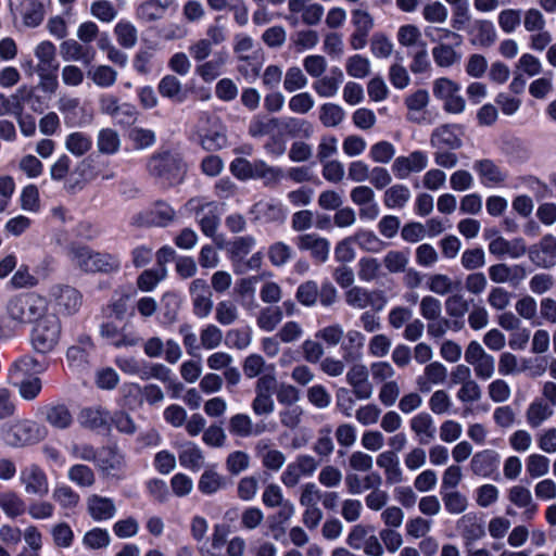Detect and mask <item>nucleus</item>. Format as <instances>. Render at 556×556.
<instances>
[{"label":"nucleus","mask_w":556,"mask_h":556,"mask_svg":"<svg viewBox=\"0 0 556 556\" xmlns=\"http://www.w3.org/2000/svg\"><path fill=\"white\" fill-rule=\"evenodd\" d=\"M48 309V300L34 292L13 296L5 305V314L15 327L34 323Z\"/></svg>","instance_id":"nucleus-1"},{"label":"nucleus","mask_w":556,"mask_h":556,"mask_svg":"<svg viewBox=\"0 0 556 556\" xmlns=\"http://www.w3.org/2000/svg\"><path fill=\"white\" fill-rule=\"evenodd\" d=\"M150 176L167 186L180 184L186 174L181 156L170 151L154 153L147 164Z\"/></svg>","instance_id":"nucleus-2"},{"label":"nucleus","mask_w":556,"mask_h":556,"mask_svg":"<svg viewBox=\"0 0 556 556\" xmlns=\"http://www.w3.org/2000/svg\"><path fill=\"white\" fill-rule=\"evenodd\" d=\"M31 331V345L37 353L47 354L52 352L61 340L62 325L59 316L54 313H47L36 319Z\"/></svg>","instance_id":"nucleus-3"},{"label":"nucleus","mask_w":556,"mask_h":556,"mask_svg":"<svg viewBox=\"0 0 556 556\" xmlns=\"http://www.w3.org/2000/svg\"><path fill=\"white\" fill-rule=\"evenodd\" d=\"M70 257L73 264L86 273H110L119 267L118 260L108 253L94 252L79 244L70 247Z\"/></svg>","instance_id":"nucleus-4"},{"label":"nucleus","mask_w":556,"mask_h":556,"mask_svg":"<svg viewBox=\"0 0 556 556\" xmlns=\"http://www.w3.org/2000/svg\"><path fill=\"white\" fill-rule=\"evenodd\" d=\"M43 438L39 425L33 420H16L3 429V439L11 446H23Z\"/></svg>","instance_id":"nucleus-5"},{"label":"nucleus","mask_w":556,"mask_h":556,"mask_svg":"<svg viewBox=\"0 0 556 556\" xmlns=\"http://www.w3.org/2000/svg\"><path fill=\"white\" fill-rule=\"evenodd\" d=\"M465 361L473 367L477 378L488 380L493 377L495 371V359L488 354L481 344L471 341L465 351Z\"/></svg>","instance_id":"nucleus-6"},{"label":"nucleus","mask_w":556,"mask_h":556,"mask_svg":"<svg viewBox=\"0 0 556 556\" xmlns=\"http://www.w3.org/2000/svg\"><path fill=\"white\" fill-rule=\"evenodd\" d=\"M175 211L164 202H156L152 208H147L135 214L131 224L136 227H164L175 218Z\"/></svg>","instance_id":"nucleus-7"},{"label":"nucleus","mask_w":556,"mask_h":556,"mask_svg":"<svg viewBox=\"0 0 556 556\" xmlns=\"http://www.w3.org/2000/svg\"><path fill=\"white\" fill-rule=\"evenodd\" d=\"M192 312L195 317L204 319L213 309V292L205 279L197 278L189 286Z\"/></svg>","instance_id":"nucleus-8"},{"label":"nucleus","mask_w":556,"mask_h":556,"mask_svg":"<svg viewBox=\"0 0 556 556\" xmlns=\"http://www.w3.org/2000/svg\"><path fill=\"white\" fill-rule=\"evenodd\" d=\"M351 22L354 31L350 37V46L353 50H362L367 45V38L375 26L374 16L365 9H354L351 12Z\"/></svg>","instance_id":"nucleus-9"},{"label":"nucleus","mask_w":556,"mask_h":556,"mask_svg":"<svg viewBox=\"0 0 556 556\" xmlns=\"http://www.w3.org/2000/svg\"><path fill=\"white\" fill-rule=\"evenodd\" d=\"M344 296L346 304L357 309H364L371 306L375 311L379 312L387 303V298L382 291H368L357 286L350 288L345 292Z\"/></svg>","instance_id":"nucleus-10"},{"label":"nucleus","mask_w":556,"mask_h":556,"mask_svg":"<svg viewBox=\"0 0 556 556\" xmlns=\"http://www.w3.org/2000/svg\"><path fill=\"white\" fill-rule=\"evenodd\" d=\"M319 463L312 455H299L294 462L290 463L281 475V482L287 488L295 486L302 477L312 476L318 468Z\"/></svg>","instance_id":"nucleus-11"},{"label":"nucleus","mask_w":556,"mask_h":556,"mask_svg":"<svg viewBox=\"0 0 556 556\" xmlns=\"http://www.w3.org/2000/svg\"><path fill=\"white\" fill-rule=\"evenodd\" d=\"M346 382L352 388L355 399L359 401L369 400L374 393V387L369 381V372L366 365L353 364L346 372Z\"/></svg>","instance_id":"nucleus-12"},{"label":"nucleus","mask_w":556,"mask_h":556,"mask_svg":"<svg viewBox=\"0 0 556 556\" xmlns=\"http://www.w3.org/2000/svg\"><path fill=\"white\" fill-rule=\"evenodd\" d=\"M20 481L26 494L42 497L49 492L48 477L38 465L31 464L23 468Z\"/></svg>","instance_id":"nucleus-13"},{"label":"nucleus","mask_w":556,"mask_h":556,"mask_svg":"<svg viewBox=\"0 0 556 556\" xmlns=\"http://www.w3.org/2000/svg\"><path fill=\"white\" fill-rule=\"evenodd\" d=\"M530 261L541 268H552L556 264V238L544 236L539 244L532 245L529 251Z\"/></svg>","instance_id":"nucleus-14"},{"label":"nucleus","mask_w":556,"mask_h":556,"mask_svg":"<svg viewBox=\"0 0 556 556\" xmlns=\"http://www.w3.org/2000/svg\"><path fill=\"white\" fill-rule=\"evenodd\" d=\"M99 106L102 114L117 118L121 124H130L137 116V111L132 105L119 103L118 99L112 94L102 96Z\"/></svg>","instance_id":"nucleus-15"},{"label":"nucleus","mask_w":556,"mask_h":556,"mask_svg":"<svg viewBox=\"0 0 556 556\" xmlns=\"http://www.w3.org/2000/svg\"><path fill=\"white\" fill-rule=\"evenodd\" d=\"M296 245L301 251H308L312 258L318 263H325L329 257L330 242L317 233L298 236Z\"/></svg>","instance_id":"nucleus-16"},{"label":"nucleus","mask_w":556,"mask_h":556,"mask_svg":"<svg viewBox=\"0 0 556 556\" xmlns=\"http://www.w3.org/2000/svg\"><path fill=\"white\" fill-rule=\"evenodd\" d=\"M428 165V157L421 151H414L407 156H399L392 164L396 178L406 179L410 173H419Z\"/></svg>","instance_id":"nucleus-17"},{"label":"nucleus","mask_w":556,"mask_h":556,"mask_svg":"<svg viewBox=\"0 0 556 556\" xmlns=\"http://www.w3.org/2000/svg\"><path fill=\"white\" fill-rule=\"evenodd\" d=\"M13 7L20 12L27 27H37L45 18V5L40 0H12L11 8Z\"/></svg>","instance_id":"nucleus-18"},{"label":"nucleus","mask_w":556,"mask_h":556,"mask_svg":"<svg viewBox=\"0 0 556 556\" xmlns=\"http://www.w3.org/2000/svg\"><path fill=\"white\" fill-rule=\"evenodd\" d=\"M49 294L66 314L76 313L81 305V295L73 287L56 285L51 288Z\"/></svg>","instance_id":"nucleus-19"},{"label":"nucleus","mask_w":556,"mask_h":556,"mask_svg":"<svg viewBox=\"0 0 556 556\" xmlns=\"http://www.w3.org/2000/svg\"><path fill=\"white\" fill-rule=\"evenodd\" d=\"M377 466L383 470L386 483L394 485L403 482L404 476L400 459L393 451H384L376 458Z\"/></svg>","instance_id":"nucleus-20"},{"label":"nucleus","mask_w":556,"mask_h":556,"mask_svg":"<svg viewBox=\"0 0 556 556\" xmlns=\"http://www.w3.org/2000/svg\"><path fill=\"white\" fill-rule=\"evenodd\" d=\"M45 371V367L33 355L26 354L18 356L9 367V378L11 381L29 378L31 375H39Z\"/></svg>","instance_id":"nucleus-21"},{"label":"nucleus","mask_w":556,"mask_h":556,"mask_svg":"<svg viewBox=\"0 0 556 556\" xmlns=\"http://www.w3.org/2000/svg\"><path fill=\"white\" fill-rule=\"evenodd\" d=\"M256 456L261 459L264 468L271 471H279L286 464V455L270 446L268 440H260L255 444Z\"/></svg>","instance_id":"nucleus-22"},{"label":"nucleus","mask_w":556,"mask_h":556,"mask_svg":"<svg viewBox=\"0 0 556 556\" xmlns=\"http://www.w3.org/2000/svg\"><path fill=\"white\" fill-rule=\"evenodd\" d=\"M489 251L497 257L509 255L511 258H519L527 253V247L521 238L508 241L503 237H496L489 243Z\"/></svg>","instance_id":"nucleus-23"},{"label":"nucleus","mask_w":556,"mask_h":556,"mask_svg":"<svg viewBox=\"0 0 556 556\" xmlns=\"http://www.w3.org/2000/svg\"><path fill=\"white\" fill-rule=\"evenodd\" d=\"M473 169L478 173L484 186H500L507 178L506 173L490 159L476 161L473 163Z\"/></svg>","instance_id":"nucleus-24"},{"label":"nucleus","mask_w":556,"mask_h":556,"mask_svg":"<svg viewBox=\"0 0 556 556\" xmlns=\"http://www.w3.org/2000/svg\"><path fill=\"white\" fill-rule=\"evenodd\" d=\"M409 427L420 444H428L435 438L437 429L429 413L415 415L409 421Z\"/></svg>","instance_id":"nucleus-25"},{"label":"nucleus","mask_w":556,"mask_h":556,"mask_svg":"<svg viewBox=\"0 0 556 556\" xmlns=\"http://www.w3.org/2000/svg\"><path fill=\"white\" fill-rule=\"evenodd\" d=\"M500 463L498 454L492 450H484L473 455L470 469L473 475L488 478L496 469Z\"/></svg>","instance_id":"nucleus-26"},{"label":"nucleus","mask_w":556,"mask_h":556,"mask_svg":"<svg viewBox=\"0 0 556 556\" xmlns=\"http://www.w3.org/2000/svg\"><path fill=\"white\" fill-rule=\"evenodd\" d=\"M228 429L232 435L248 438L265 431V425L253 426L252 418L248 414L238 413L229 418Z\"/></svg>","instance_id":"nucleus-27"},{"label":"nucleus","mask_w":556,"mask_h":556,"mask_svg":"<svg viewBox=\"0 0 556 556\" xmlns=\"http://www.w3.org/2000/svg\"><path fill=\"white\" fill-rule=\"evenodd\" d=\"M457 529L460 531V534L467 545L485 535L484 526L478 519L476 514L462 516L457 521Z\"/></svg>","instance_id":"nucleus-28"},{"label":"nucleus","mask_w":556,"mask_h":556,"mask_svg":"<svg viewBox=\"0 0 556 556\" xmlns=\"http://www.w3.org/2000/svg\"><path fill=\"white\" fill-rule=\"evenodd\" d=\"M87 507L90 516L97 521L111 519L116 513L115 504L111 498L96 494L88 497Z\"/></svg>","instance_id":"nucleus-29"},{"label":"nucleus","mask_w":556,"mask_h":556,"mask_svg":"<svg viewBox=\"0 0 556 556\" xmlns=\"http://www.w3.org/2000/svg\"><path fill=\"white\" fill-rule=\"evenodd\" d=\"M469 34L472 36L470 40L472 45L484 48L492 46L496 40L495 27L486 20L475 21Z\"/></svg>","instance_id":"nucleus-30"},{"label":"nucleus","mask_w":556,"mask_h":556,"mask_svg":"<svg viewBox=\"0 0 556 556\" xmlns=\"http://www.w3.org/2000/svg\"><path fill=\"white\" fill-rule=\"evenodd\" d=\"M41 413L45 415V420L56 429H67L73 422V416L64 404L46 406Z\"/></svg>","instance_id":"nucleus-31"},{"label":"nucleus","mask_w":556,"mask_h":556,"mask_svg":"<svg viewBox=\"0 0 556 556\" xmlns=\"http://www.w3.org/2000/svg\"><path fill=\"white\" fill-rule=\"evenodd\" d=\"M526 275V269L520 265L509 267L505 263H498L489 267V277L495 283L522 280Z\"/></svg>","instance_id":"nucleus-32"},{"label":"nucleus","mask_w":556,"mask_h":556,"mask_svg":"<svg viewBox=\"0 0 556 556\" xmlns=\"http://www.w3.org/2000/svg\"><path fill=\"white\" fill-rule=\"evenodd\" d=\"M60 53L64 61H84L88 64L93 58L89 48L84 47L78 40L67 39L60 45Z\"/></svg>","instance_id":"nucleus-33"},{"label":"nucleus","mask_w":556,"mask_h":556,"mask_svg":"<svg viewBox=\"0 0 556 556\" xmlns=\"http://www.w3.org/2000/svg\"><path fill=\"white\" fill-rule=\"evenodd\" d=\"M552 406L543 400H534L526 410V420L531 428L541 427L553 416Z\"/></svg>","instance_id":"nucleus-34"},{"label":"nucleus","mask_w":556,"mask_h":556,"mask_svg":"<svg viewBox=\"0 0 556 556\" xmlns=\"http://www.w3.org/2000/svg\"><path fill=\"white\" fill-rule=\"evenodd\" d=\"M174 0H147L137 8V15L146 22H153L173 5Z\"/></svg>","instance_id":"nucleus-35"},{"label":"nucleus","mask_w":556,"mask_h":556,"mask_svg":"<svg viewBox=\"0 0 556 556\" xmlns=\"http://www.w3.org/2000/svg\"><path fill=\"white\" fill-rule=\"evenodd\" d=\"M56 48L48 40L41 41L35 48V56L38 59L37 72L46 73L50 70L55 71L58 64L55 63Z\"/></svg>","instance_id":"nucleus-36"},{"label":"nucleus","mask_w":556,"mask_h":556,"mask_svg":"<svg viewBox=\"0 0 556 556\" xmlns=\"http://www.w3.org/2000/svg\"><path fill=\"white\" fill-rule=\"evenodd\" d=\"M99 467L106 476L118 477V472L124 467V456L114 447L103 448Z\"/></svg>","instance_id":"nucleus-37"},{"label":"nucleus","mask_w":556,"mask_h":556,"mask_svg":"<svg viewBox=\"0 0 556 556\" xmlns=\"http://www.w3.org/2000/svg\"><path fill=\"white\" fill-rule=\"evenodd\" d=\"M331 76L319 77L313 83V89L323 98L334 97L343 78V73L339 68L331 71Z\"/></svg>","instance_id":"nucleus-38"},{"label":"nucleus","mask_w":556,"mask_h":556,"mask_svg":"<svg viewBox=\"0 0 556 556\" xmlns=\"http://www.w3.org/2000/svg\"><path fill=\"white\" fill-rule=\"evenodd\" d=\"M179 463L182 467L199 470L204 464L201 448L193 442H186L180 446Z\"/></svg>","instance_id":"nucleus-39"},{"label":"nucleus","mask_w":556,"mask_h":556,"mask_svg":"<svg viewBox=\"0 0 556 556\" xmlns=\"http://www.w3.org/2000/svg\"><path fill=\"white\" fill-rule=\"evenodd\" d=\"M365 344V336L355 329L345 333V342L342 345L343 358L346 362L354 361L362 356V350Z\"/></svg>","instance_id":"nucleus-40"},{"label":"nucleus","mask_w":556,"mask_h":556,"mask_svg":"<svg viewBox=\"0 0 556 556\" xmlns=\"http://www.w3.org/2000/svg\"><path fill=\"white\" fill-rule=\"evenodd\" d=\"M430 143L435 149H458L462 147V140L444 125L437 128L430 139Z\"/></svg>","instance_id":"nucleus-41"},{"label":"nucleus","mask_w":556,"mask_h":556,"mask_svg":"<svg viewBox=\"0 0 556 556\" xmlns=\"http://www.w3.org/2000/svg\"><path fill=\"white\" fill-rule=\"evenodd\" d=\"M238 305L231 300H223L215 307V320L219 326L228 327L239 320Z\"/></svg>","instance_id":"nucleus-42"},{"label":"nucleus","mask_w":556,"mask_h":556,"mask_svg":"<svg viewBox=\"0 0 556 556\" xmlns=\"http://www.w3.org/2000/svg\"><path fill=\"white\" fill-rule=\"evenodd\" d=\"M282 317L283 312L281 307L266 306L258 312L256 325L261 330L271 332L281 323Z\"/></svg>","instance_id":"nucleus-43"},{"label":"nucleus","mask_w":556,"mask_h":556,"mask_svg":"<svg viewBox=\"0 0 556 556\" xmlns=\"http://www.w3.org/2000/svg\"><path fill=\"white\" fill-rule=\"evenodd\" d=\"M254 174L253 178H258L264 181L267 187H274L283 177V170L279 167L269 166L262 160L254 161Z\"/></svg>","instance_id":"nucleus-44"},{"label":"nucleus","mask_w":556,"mask_h":556,"mask_svg":"<svg viewBox=\"0 0 556 556\" xmlns=\"http://www.w3.org/2000/svg\"><path fill=\"white\" fill-rule=\"evenodd\" d=\"M0 507L11 518H16L25 513V502L13 491L0 492Z\"/></svg>","instance_id":"nucleus-45"},{"label":"nucleus","mask_w":556,"mask_h":556,"mask_svg":"<svg viewBox=\"0 0 556 556\" xmlns=\"http://www.w3.org/2000/svg\"><path fill=\"white\" fill-rule=\"evenodd\" d=\"M12 384L24 401H34L42 390V381L37 376L14 380Z\"/></svg>","instance_id":"nucleus-46"},{"label":"nucleus","mask_w":556,"mask_h":556,"mask_svg":"<svg viewBox=\"0 0 556 556\" xmlns=\"http://www.w3.org/2000/svg\"><path fill=\"white\" fill-rule=\"evenodd\" d=\"M432 56L440 67H451L460 61V54L450 45L439 42L432 48Z\"/></svg>","instance_id":"nucleus-47"},{"label":"nucleus","mask_w":556,"mask_h":556,"mask_svg":"<svg viewBox=\"0 0 556 556\" xmlns=\"http://www.w3.org/2000/svg\"><path fill=\"white\" fill-rule=\"evenodd\" d=\"M88 77L101 88L112 87L117 79V72L109 65H98L88 71Z\"/></svg>","instance_id":"nucleus-48"},{"label":"nucleus","mask_w":556,"mask_h":556,"mask_svg":"<svg viewBox=\"0 0 556 556\" xmlns=\"http://www.w3.org/2000/svg\"><path fill=\"white\" fill-rule=\"evenodd\" d=\"M226 486L225 478L217 471L207 469L205 470L198 482V488L203 494H213L218 490Z\"/></svg>","instance_id":"nucleus-49"},{"label":"nucleus","mask_w":556,"mask_h":556,"mask_svg":"<svg viewBox=\"0 0 556 556\" xmlns=\"http://www.w3.org/2000/svg\"><path fill=\"white\" fill-rule=\"evenodd\" d=\"M410 199V191L404 185H394L386 190L383 202L389 208L403 207Z\"/></svg>","instance_id":"nucleus-50"},{"label":"nucleus","mask_w":556,"mask_h":556,"mask_svg":"<svg viewBox=\"0 0 556 556\" xmlns=\"http://www.w3.org/2000/svg\"><path fill=\"white\" fill-rule=\"evenodd\" d=\"M97 146L103 154H114L121 147L119 135L112 128L101 129L98 134Z\"/></svg>","instance_id":"nucleus-51"},{"label":"nucleus","mask_w":556,"mask_h":556,"mask_svg":"<svg viewBox=\"0 0 556 556\" xmlns=\"http://www.w3.org/2000/svg\"><path fill=\"white\" fill-rule=\"evenodd\" d=\"M279 126L278 118L256 115L249 125V135L253 138L266 136Z\"/></svg>","instance_id":"nucleus-52"},{"label":"nucleus","mask_w":556,"mask_h":556,"mask_svg":"<svg viewBox=\"0 0 556 556\" xmlns=\"http://www.w3.org/2000/svg\"><path fill=\"white\" fill-rule=\"evenodd\" d=\"M442 501L445 509L453 515L463 514L468 507V500L466 495L457 490L442 492Z\"/></svg>","instance_id":"nucleus-53"},{"label":"nucleus","mask_w":556,"mask_h":556,"mask_svg":"<svg viewBox=\"0 0 556 556\" xmlns=\"http://www.w3.org/2000/svg\"><path fill=\"white\" fill-rule=\"evenodd\" d=\"M109 414L100 408H86L80 413V422L89 429H101L108 425Z\"/></svg>","instance_id":"nucleus-54"},{"label":"nucleus","mask_w":556,"mask_h":556,"mask_svg":"<svg viewBox=\"0 0 556 556\" xmlns=\"http://www.w3.org/2000/svg\"><path fill=\"white\" fill-rule=\"evenodd\" d=\"M353 242L366 252L377 253L384 243L372 231L359 230L352 236Z\"/></svg>","instance_id":"nucleus-55"},{"label":"nucleus","mask_w":556,"mask_h":556,"mask_svg":"<svg viewBox=\"0 0 556 556\" xmlns=\"http://www.w3.org/2000/svg\"><path fill=\"white\" fill-rule=\"evenodd\" d=\"M460 264L468 271L480 269L485 265V252L481 248L467 249L460 256Z\"/></svg>","instance_id":"nucleus-56"},{"label":"nucleus","mask_w":556,"mask_h":556,"mask_svg":"<svg viewBox=\"0 0 556 556\" xmlns=\"http://www.w3.org/2000/svg\"><path fill=\"white\" fill-rule=\"evenodd\" d=\"M66 149L76 156H81L91 148V139L79 131L72 132L65 140Z\"/></svg>","instance_id":"nucleus-57"},{"label":"nucleus","mask_w":556,"mask_h":556,"mask_svg":"<svg viewBox=\"0 0 556 556\" xmlns=\"http://www.w3.org/2000/svg\"><path fill=\"white\" fill-rule=\"evenodd\" d=\"M223 331L215 324L206 325L200 332V344L205 350H214L223 342Z\"/></svg>","instance_id":"nucleus-58"},{"label":"nucleus","mask_w":556,"mask_h":556,"mask_svg":"<svg viewBox=\"0 0 556 556\" xmlns=\"http://www.w3.org/2000/svg\"><path fill=\"white\" fill-rule=\"evenodd\" d=\"M225 62V55L219 54L217 58L199 65L197 73L204 81H213L220 75Z\"/></svg>","instance_id":"nucleus-59"},{"label":"nucleus","mask_w":556,"mask_h":556,"mask_svg":"<svg viewBox=\"0 0 556 556\" xmlns=\"http://www.w3.org/2000/svg\"><path fill=\"white\" fill-rule=\"evenodd\" d=\"M444 305L451 318H463L469 312V302L460 293L450 295Z\"/></svg>","instance_id":"nucleus-60"},{"label":"nucleus","mask_w":556,"mask_h":556,"mask_svg":"<svg viewBox=\"0 0 556 556\" xmlns=\"http://www.w3.org/2000/svg\"><path fill=\"white\" fill-rule=\"evenodd\" d=\"M250 460V455L243 451L231 452L225 462L226 469L230 475L238 476L249 468Z\"/></svg>","instance_id":"nucleus-61"},{"label":"nucleus","mask_w":556,"mask_h":556,"mask_svg":"<svg viewBox=\"0 0 556 556\" xmlns=\"http://www.w3.org/2000/svg\"><path fill=\"white\" fill-rule=\"evenodd\" d=\"M90 13L97 20L110 23L117 16V10L109 0H97L90 5Z\"/></svg>","instance_id":"nucleus-62"},{"label":"nucleus","mask_w":556,"mask_h":556,"mask_svg":"<svg viewBox=\"0 0 556 556\" xmlns=\"http://www.w3.org/2000/svg\"><path fill=\"white\" fill-rule=\"evenodd\" d=\"M344 118V111L333 103H326L320 108L319 119L326 127H336Z\"/></svg>","instance_id":"nucleus-63"},{"label":"nucleus","mask_w":556,"mask_h":556,"mask_svg":"<svg viewBox=\"0 0 556 556\" xmlns=\"http://www.w3.org/2000/svg\"><path fill=\"white\" fill-rule=\"evenodd\" d=\"M118 43L124 48H132L137 43L136 27L128 22H119L114 28Z\"/></svg>","instance_id":"nucleus-64"}]
</instances>
